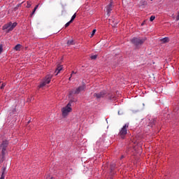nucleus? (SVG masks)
Segmentation results:
<instances>
[{
  "label": "nucleus",
  "mask_w": 179,
  "mask_h": 179,
  "mask_svg": "<svg viewBox=\"0 0 179 179\" xmlns=\"http://www.w3.org/2000/svg\"><path fill=\"white\" fill-rule=\"evenodd\" d=\"M61 71H62V66L58 65L57 68L56 69V71H55L56 75H58L59 73V72H61Z\"/></svg>",
  "instance_id": "11"
},
{
  "label": "nucleus",
  "mask_w": 179,
  "mask_h": 179,
  "mask_svg": "<svg viewBox=\"0 0 179 179\" xmlns=\"http://www.w3.org/2000/svg\"><path fill=\"white\" fill-rule=\"evenodd\" d=\"M20 5V4L17 5V6L19 7Z\"/></svg>",
  "instance_id": "31"
},
{
  "label": "nucleus",
  "mask_w": 179,
  "mask_h": 179,
  "mask_svg": "<svg viewBox=\"0 0 179 179\" xmlns=\"http://www.w3.org/2000/svg\"><path fill=\"white\" fill-rule=\"evenodd\" d=\"M36 10H37V8H34L33 11H32V13H31V16H33V15H34V13H36Z\"/></svg>",
  "instance_id": "22"
},
{
  "label": "nucleus",
  "mask_w": 179,
  "mask_h": 179,
  "mask_svg": "<svg viewBox=\"0 0 179 179\" xmlns=\"http://www.w3.org/2000/svg\"><path fill=\"white\" fill-rule=\"evenodd\" d=\"M30 121L28 122V124H29Z\"/></svg>",
  "instance_id": "32"
},
{
  "label": "nucleus",
  "mask_w": 179,
  "mask_h": 179,
  "mask_svg": "<svg viewBox=\"0 0 179 179\" xmlns=\"http://www.w3.org/2000/svg\"><path fill=\"white\" fill-rule=\"evenodd\" d=\"M51 78H52L51 76H47L43 80V81L41 83V84L39 85V89H41V87H44L45 85H48L50 82H51Z\"/></svg>",
  "instance_id": "6"
},
{
  "label": "nucleus",
  "mask_w": 179,
  "mask_h": 179,
  "mask_svg": "<svg viewBox=\"0 0 179 179\" xmlns=\"http://www.w3.org/2000/svg\"><path fill=\"white\" fill-rule=\"evenodd\" d=\"M71 23H72V22L69 21L66 24H65V27H68L69 26V24H71Z\"/></svg>",
  "instance_id": "24"
},
{
  "label": "nucleus",
  "mask_w": 179,
  "mask_h": 179,
  "mask_svg": "<svg viewBox=\"0 0 179 179\" xmlns=\"http://www.w3.org/2000/svg\"><path fill=\"white\" fill-rule=\"evenodd\" d=\"M94 34H96V29H93L90 37L91 38L93 37V36H94Z\"/></svg>",
  "instance_id": "20"
},
{
  "label": "nucleus",
  "mask_w": 179,
  "mask_h": 179,
  "mask_svg": "<svg viewBox=\"0 0 179 179\" xmlns=\"http://www.w3.org/2000/svg\"><path fill=\"white\" fill-rule=\"evenodd\" d=\"M162 42H163L164 43H169V38L166 37V38H164L161 40Z\"/></svg>",
  "instance_id": "16"
},
{
  "label": "nucleus",
  "mask_w": 179,
  "mask_h": 179,
  "mask_svg": "<svg viewBox=\"0 0 179 179\" xmlns=\"http://www.w3.org/2000/svg\"><path fill=\"white\" fill-rule=\"evenodd\" d=\"M115 167V165L111 164L110 165V171H113L114 170V168Z\"/></svg>",
  "instance_id": "21"
},
{
  "label": "nucleus",
  "mask_w": 179,
  "mask_h": 179,
  "mask_svg": "<svg viewBox=\"0 0 179 179\" xmlns=\"http://www.w3.org/2000/svg\"><path fill=\"white\" fill-rule=\"evenodd\" d=\"M97 59V55H94L91 56V59Z\"/></svg>",
  "instance_id": "19"
},
{
  "label": "nucleus",
  "mask_w": 179,
  "mask_h": 179,
  "mask_svg": "<svg viewBox=\"0 0 179 179\" xmlns=\"http://www.w3.org/2000/svg\"><path fill=\"white\" fill-rule=\"evenodd\" d=\"M119 22L120 21L118 20H116L115 17L109 19V24H110L112 27H115V26H117Z\"/></svg>",
  "instance_id": "7"
},
{
  "label": "nucleus",
  "mask_w": 179,
  "mask_h": 179,
  "mask_svg": "<svg viewBox=\"0 0 179 179\" xmlns=\"http://www.w3.org/2000/svg\"><path fill=\"white\" fill-rule=\"evenodd\" d=\"M76 73H75V71H73L71 72V75H73V74H76Z\"/></svg>",
  "instance_id": "29"
},
{
  "label": "nucleus",
  "mask_w": 179,
  "mask_h": 179,
  "mask_svg": "<svg viewBox=\"0 0 179 179\" xmlns=\"http://www.w3.org/2000/svg\"><path fill=\"white\" fill-rule=\"evenodd\" d=\"M17 26V22H10L9 23L3 26V30H5L6 33H9V31H12L15 27Z\"/></svg>",
  "instance_id": "2"
},
{
  "label": "nucleus",
  "mask_w": 179,
  "mask_h": 179,
  "mask_svg": "<svg viewBox=\"0 0 179 179\" xmlns=\"http://www.w3.org/2000/svg\"><path fill=\"white\" fill-rule=\"evenodd\" d=\"M27 8H31V4L30 3H29V1H27Z\"/></svg>",
  "instance_id": "25"
},
{
  "label": "nucleus",
  "mask_w": 179,
  "mask_h": 179,
  "mask_svg": "<svg viewBox=\"0 0 179 179\" xmlns=\"http://www.w3.org/2000/svg\"><path fill=\"white\" fill-rule=\"evenodd\" d=\"M3 174H4V173L3 172L0 179H5V176Z\"/></svg>",
  "instance_id": "27"
},
{
  "label": "nucleus",
  "mask_w": 179,
  "mask_h": 179,
  "mask_svg": "<svg viewBox=\"0 0 179 179\" xmlns=\"http://www.w3.org/2000/svg\"><path fill=\"white\" fill-rule=\"evenodd\" d=\"M8 145H9V141L4 140L0 145V148H1V149H6V148H8Z\"/></svg>",
  "instance_id": "10"
},
{
  "label": "nucleus",
  "mask_w": 179,
  "mask_h": 179,
  "mask_svg": "<svg viewBox=\"0 0 179 179\" xmlns=\"http://www.w3.org/2000/svg\"><path fill=\"white\" fill-rule=\"evenodd\" d=\"M67 45L69 47L70 45H75V41L73 40H69L67 41Z\"/></svg>",
  "instance_id": "13"
},
{
  "label": "nucleus",
  "mask_w": 179,
  "mask_h": 179,
  "mask_svg": "<svg viewBox=\"0 0 179 179\" xmlns=\"http://www.w3.org/2000/svg\"><path fill=\"white\" fill-rule=\"evenodd\" d=\"M20 48H22V45L17 44L15 46L14 50H15V51H20Z\"/></svg>",
  "instance_id": "14"
},
{
  "label": "nucleus",
  "mask_w": 179,
  "mask_h": 179,
  "mask_svg": "<svg viewBox=\"0 0 179 179\" xmlns=\"http://www.w3.org/2000/svg\"><path fill=\"white\" fill-rule=\"evenodd\" d=\"M150 1H153V0H150Z\"/></svg>",
  "instance_id": "33"
},
{
  "label": "nucleus",
  "mask_w": 179,
  "mask_h": 179,
  "mask_svg": "<svg viewBox=\"0 0 179 179\" xmlns=\"http://www.w3.org/2000/svg\"><path fill=\"white\" fill-rule=\"evenodd\" d=\"M145 41H146V38L141 39L139 38H133L131 40V42L132 43V44H134V45H135V47H136V48H139L141 45H142V44L145 43Z\"/></svg>",
  "instance_id": "1"
},
{
  "label": "nucleus",
  "mask_w": 179,
  "mask_h": 179,
  "mask_svg": "<svg viewBox=\"0 0 179 179\" xmlns=\"http://www.w3.org/2000/svg\"><path fill=\"white\" fill-rule=\"evenodd\" d=\"M3 50V48L2 45H0V55H1V54H2Z\"/></svg>",
  "instance_id": "23"
},
{
  "label": "nucleus",
  "mask_w": 179,
  "mask_h": 179,
  "mask_svg": "<svg viewBox=\"0 0 179 179\" xmlns=\"http://www.w3.org/2000/svg\"><path fill=\"white\" fill-rule=\"evenodd\" d=\"M38 6H39V4L36 5V6H35V9H38Z\"/></svg>",
  "instance_id": "28"
},
{
  "label": "nucleus",
  "mask_w": 179,
  "mask_h": 179,
  "mask_svg": "<svg viewBox=\"0 0 179 179\" xmlns=\"http://www.w3.org/2000/svg\"><path fill=\"white\" fill-rule=\"evenodd\" d=\"M5 86H6V83H3L1 85V86L0 87V89H3V87H5Z\"/></svg>",
  "instance_id": "26"
},
{
  "label": "nucleus",
  "mask_w": 179,
  "mask_h": 179,
  "mask_svg": "<svg viewBox=\"0 0 179 179\" xmlns=\"http://www.w3.org/2000/svg\"><path fill=\"white\" fill-rule=\"evenodd\" d=\"M86 89V85L85 84H83L82 85H80L77 88L73 89L71 91H70V94H79L80 92H83Z\"/></svg>",
  "instance_id": "4"
},
{
  "label": "nucleus",
  "mask_w": 179,
  "mask_h": 179,
  "mask_svg": "<svg viewBox=\"0 0 179 179\" xmlns=\"http://www.w3.org/2000/svg\"><path fill=\"white\" fill-rule=\"evenodd\" d=\"M71 78H72V74H71V77L69 78V80H71Z\"/></svg>",
  "instance_id": "30"
},
{
  "label": "nucleus",
  "mask_w": 179,
  "mask_h": 179,
  "mask_svg": "<svg viewBox=\"0 0 179 179\" xmlns=\"http://www.w3.org/2000/svg\"><path fill=\"white\" fill-rule=\"evenodd\" d=\"M76 18V13H75L72 17H71V19L70 20V22H73V20H75V19Z\"/></svg>",
  "instance_id": "17"
},
{
  "label": "nucleus",
  "mask_w": 179,
  "mask_h": 179,
  "mask_svg": "<svg viewBox=\"0 0 179 179\" xmlns=\"http://www.w3.org/2000/svg\"><path fill=\"white\" fill-rule=\"evenodd\" d=\"M129 127V124L127 123L120 129L119 135L121 136L122 139H124V138H125V135H127V134H128V127Z\"/></svg>",
  "instance_id": "5"
},
{
  "label": "nucleus",
  "mask_w": 179,
  "mask_h": 179,
  "mask_svg": "<svg viewBox=\"0 0 179 179\" xmlns=\"http://www.w3.org/2000/svg\"><path fill=\"white\" fill-rule=\"evenodd\" d=\"M5 155H6V149H2V150H1L2 157H5Z\"/></svg>",
  "instance_id": "15"
},
{
  "label": "nucleus",
  "mask_w": 179,
  "mask_h": 179,
  "mask_svg": "<svg viewBox=\"0 0 179 179\" xmlns=\"http://www.w3.org/2000/svg\"><path fill=\"white\" fill-rule=\"evenodd\" d=\"M106 94V91H102L99 93H94V97H96L98 100H99V99H103V97H104Z\"/></svg>",
  "instance_id": "8"
},
{
  "label": "nucleus",
  "mask_w": 179,
  "mask_h": 179,
  "mask_svg": "<svg viewBox=\"0 0 179 179\" xmlns=\"http://www.w3.org/2000/svg\"><path fill=\"white\" fill-rule=\"evenodd\" d=\"M72 103H73V101H70L66 107L62 108V113L63 117H66V115H68V114L72 111V108H71Z\"/></svg>",
  "instance_id": "3"
},
{
  "label": "nucleus",
  "mask_w": 179,
  "mask_h": 179,
  "mask_svg": "<svg viewBox=\"0 0 179 179\" xmlns=\"http://www.w3.org/2000/svg\"><path fill=\"white\" fill-rule=\"evenodd\" d=\"M113 10V3H110L107 6H106V12H107V16H110V13Z\"/></svg>",
  "instance_id": "9"
},
{
  "label": "nucleus",
  "mask_w": 179,
  "mask_h": 179,
  "mask_svg": "<svg viewBox=\"0 0 179 179\" xmlns=\"http://www.w3.org/2000/svg\"><path fill=\"white\" fill-rule=\"evenodd\" d=\"M150 121V127H153L155 124H156V119L152 118L151 120H149Z\"/></svg>",
  "instance_id": "12"
},
{
  "label": "nucleus",
  "mask_w": 179,
  "mask_h": 179,
  "mask_svg": "<svg viewBox=\"0 0 179 179\" xmlns=\"http://www.w3.org/2000/svg\"><path fill=\"white\" fill-rule=\"evenodd\" d=\"M155 19H156V17L154 16V15H152V16L150 17V22H153V20H155Z\"/></svg>",
  "instance_id": "18"
}]
</instances>
